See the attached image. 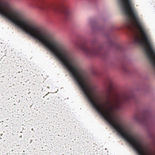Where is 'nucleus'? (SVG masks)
<instances>
[{"label":"nucleus","instance_id":"f03ea898","mask_svg":"<svg viewBox=\"0 0 155 155\" xmlns=\"http://www.w3.org/2000/svg\"><path fill=\"white\" fill-rule=\"evenodd\" d=\"M150 115L147 111L144 112L141 116L137 114L134 117V119L136 121L142 123L147 127H148L150 124Z\"/></svg>","mask_w":155,"mask_h":155},{"label":"nucleus","instance_id":"7ed1b4c3","mask_svg":"<svg viewBox=\"0 0 155 155\" xmlns=\"http://www.w3.org/2000/svg\"><path fill=\"white\" fill-rule=\"evenodd\" d=\"M62 14L65 18H67L71 14L70 10L67 7H64L62 10Z\"/></svg>","mask_w":155,"mask_h":155},{"label":"nucleus","instance_id":"39448f33","mask_svg":"<svg viewBox=\"0 0 155 155\" xmlns=\"http://www.w3.org/2000/svg\"><path fill=\"white\" fill-rule=\"evenodd\" d=\"M49 6L48 5L45 4L42 7H41L39 6V9H47L48 8Z\"/></svg>","mask_w":155,"mask_h":155},{"label":"nucleus","instance_id":"20e7f679","mask_svg":"<svg viewBox=\"0 0 155 155\" xmlns=\"http://www.w3.org/2000/svg\"><path fill=\"white\" fill-rule=\"evenodd\" d=\"M134 44L136 45H141L143 43L142 40L138 37H135L134 40Z\"/></svg>","mask_w":155,"mask_h":155},{"label":"nucleus","instance_id":"0eeeda50","mask_svg":"<svg viewBox=\"0 0 155 155\" xmlns=\"http://www.w3.org/2000/svg\"><path fill=\"white\" fill-rule=\"evenodd\" d=\"M111 42L112 43H113V42L112 40L111 41Z\"/></svg>","mask_w":155,"mask_h":155},{"label":"nucleus","instance_id":"f257e3e1","mask_svg":"<svg viewBox=\"0 0 155 155\" xmlns=\"http://www.w3.org/2000/svg\"><path fill=\"white\" fill-rule=\"evenodd\" d=\"M81 49L88 57L101 56L103 53V48L101 45H94L91 47L83 45Z\"/></svg>","mask_w":155,"mask_h":155},{"label":"nucleus","instance_id":"423d86ee","mask_svg":"<svg viewBox=\"0 0 155 155\" xmlns=\"http://www.w3.org/2000/svg\"><path fill=\"white\" fill-rule=\"evenodd\" d=\"M123 69L124 71L126 72L128 71L127 68L126 66H123Z\"/></svg>","mask_w":155,"mask_h":155}]
</instances>
